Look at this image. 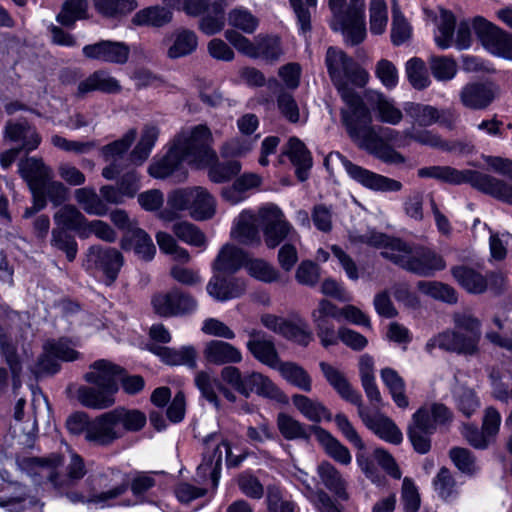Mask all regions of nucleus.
I'll return each instance as SVG.
<instances>
[{
  "mask_svg": "<svg viewBox=\"0 0 512 512\" xmlns=\"http://www.w3.org/2000/svg\"><path fill=\"white\" fill-rule=\"evenodd\" d=\"M328 75L346 104L341 120L349 137L363 147H369L377 138L371 126V112L354 87H364L368 72L343 50L330 46L325 55Z\"/></svg>",
  "mask_w": 512,
  "mask_h": 512,
  "instance_id": "obj_1",
  "label": "nucleus"
},
{
  "mask_svg": "<svg viewBox=\"0 0 512 512\" xmlns=\"http://www.w3.org/2000/svg\"><path fill=\"white\" fill-rule=\"evenodd\" d=\"M20 465L27 470L35 482L49 485L59 494L66 493L73 503L104 502L118 498L128 489V483H125L106 492L94 494L91 497L75 492L69 493L68 491L85 476L86 468L83 458L68 445H65V451L60 453H51L46 457L23 458Z\"/></svg>",
  "mask_w": 512,
  "mask_h": 512,
  "instance_id": "obj_2",
  "label": "nucleus"
},
{
  "mask_svg": "<svg viewBox=\"0 0 512 512\" xmlns=\"http://www.w3.org/2000/svg\"><path fill=\"white\" fill-rule=\"evenodd\" d=\"M349 240L352 244H366L381 249V256L400 268L418 276H432L446 266L443 258L434 251L413 246L384 233L368 230L364 233L351 232Z\"/></svg>",
  "mask_w": 512,
  "mask_h": 512,
  "instance_id": "obj_3",
  "label": "nucleus"
},
{
  "mask_svg": "<svg viewBox=\"0 0 512 512\" xmlns=\"http://www.w3.org/2000/svg\"><path fill=\"white\" fill-rule=\"evenodd\" d=\"M454 328L446 329L430 338L425 350L432 353L435 348L466 357L477 356L482 337L481 322L469 311L452 315Z\"/></svg>",
  "mask_w": 512,
  "mask_h": 512,
  "instance_id": "obj_4",
  "label": "nucleus"
},
{
  "mask_svg": "<svg viewBox=\"0 0 512 512\" xmlns=\"http://www.w3.org/2000/svg\"><path fill=\"white\" fill-rule=\"evenodd\" d=\"M146 422V415L140 410L117 407L92 420L88 438L96 445L108 446L127 432L140 431Z\"/></svg>",
  "mask_w": 512,
  "mask_h": 512,
  "instance_id": "obj_5",
  "label": "nucleus"
},
{
  "mask_svg": "<svg viewBox=\"0 0 512 512\" xmlns=\"http://www.w3.org/2000/svg\"><path fill=\"white\" fill-rule=\"evenodd\" d=\"M329 26L340 32L345 43L354 46L366 37L365 0H328Z\"/></svg>",
  "mask_w": 512,
  "mask_h": 512,
  "instance_id": "obj_6",
  "label": "nucleus"
},
{
  "mask_svg": "<svg viewBox=\"0 0 512 512\" xmlns=\"http://www.w3.org/2000/svg\"><path fill=\"white\" fill-rule=\"evenodd\" d=\"M172 143L187 163L197 167L209 165L217 159V153L212 149L213 136L206 125L180 131Z\"/></svg>",
  "mask_w": 512,
  "mask_h": 512,
  "instance_id": "obj_7",
  "label": "nucleus"
},
{
  "mask_svg": "<svg viewBox=\"0 0 512 512\" xmlns=\"http://www.w3.org/2000/svg\"><path fill=\"white\" fill-rule=\"evenodd\" d=\"M324 166L330 174L342 167L351 179L373 191L398 192L403 187L400 181L356 165L339 152H330L324 159Z\"/></svg>",
  "mask_w": 512,
  "mask_h": 512,
  "instance_id": "obj_8",
  "label": "nucleus"
},
{
  "mask_svg": "<svg viewBox=\"0 0 512 512\" xmlns=\"http://www.w3.org/2000/svg\"><path fill=\"white\" fill-rule=\"evenodd\" d=\"M170 204L189 212L196 221L211 219L216 213V199L204 187L194 186L176 189L169 194Z\"/></svg>",
  "mask_w": 512,
  "mask_h": 512,
  "instance_id": "obj_9",
  "label": "nucleus"
},
{
  "mask_svg": "<svg viewBox=\"0 0 512 512\" xmlns=\"http://www.w3.org/2000/svg\"><path fill=\"white\" fill-rule=\"evenodd\" d=\"M203 461L198 466V474L202 478L210 477L213 487H217L222 465L223 449L226 453L228 466L236 467L244 459V456H233L228 442L220 440L217 434H209L203 440Z\"/></svg>",
  "mask_w": 512,
  "mask_h": 512,
  "instance_id": "obj_10",
  "label": "nucleus"
},
{
  "mask_svg": "<svg viewBox=\"0 0 512 512\" xmlns=\"http://www.w3.org/2000/svg\"><path fill=\"white\" fill-rule=\"evenodd\" d=\"M259 226L265 245L274 249L296 231L286 219L283 211L275 204H267L258 210Z\"/></svg>",
  "mask_w": 512,
  "mask_h": 512,
  "instance_id": "obj_11",
  "label": "nucleus"
},
{
  "mask_svg": "<svg viewBox=\"0 0 512 512\" xmlns=\"http://www.w3.org/2000/svg\"><path fill=\"white\" fill-rule=\"evenodd\" d=\"M151 305L157 315L167 318L191 314L197 309L198 303L191 294L172 288L154 294Z\"/></svg>",
  "mask_w": 512,
  "mask_h": 512,
  "instance_id": "obj_12",
  "label": "nucleus"
},
{
  "mask_svg": "<svg viewBox=\"0 0 512 512\" xmlns=\"http://www.w3.org/2000/svg\"><path fill=\"white\" fill-rule=\"evenodd\" d=\"M404 111L413 124L419 127H429L437 123L448 130H453L458 119V115L452 108L438 109L422 103L406 102Z\"/></svg>",
  "mask_w": 512,
  "mask_h": 512,
  "instance_id": "obj_13",
  "label": "nucleus"
},
{
  "mask_svg": "<svg viewBox=\"0 0 512 512\" xmlns=\"http://www.w3.org/2000/svg\"><path fill=\"white\" fill-rule=\"evenodd\" d=\"M475 34L492 54L512 60V35L504 32L482 17L473 21Z\"/></svg>",
  "mask_w": 512,
  "mask_h": 512,
  "instance_id": "obj_14",
  "label": "nucleus"
},
{
  "mask_svg": "<svg viewBox=\"0 0 512 512\" xmlns=\"http://www.w3.org/2000/svg\"><path fill=\"white\" fill-rule=\"evenodd\" d=\"M358 415L364 425L382 440L398 445L403 440V434L392 419L377 411H372L363 405L357 407Z\"/></svg>",
  "mask_w": 512,
  "mask_h": 512,
  "instance_id": "obj_15",
  "label": "nucleus"
},
{
  "mask_svg": "<svg viewBox=\"0 0 512 512\" xmlns=\"http://www.w3.org/2000/svg\"><path fill=\"white\" fill-rule=\"evenodd\" d=\"M86 59L104 63L124 65L130 56L129 46L120 41L100 40L82 48Z\"/></svg>",
  "mask_w": 512,
  "mask_h": 512,
  "instance_id": "obj_16",
  "label": "nucleus"
},
{
  "mask_svg": "<svg viewBox=\"0 0 512 512\" xmlns=\"http://www.w3.org/2000/svg\"><path fill=\"white\" fill-rule=\"evenodd\" d=\"M123 262L122 254L115 248L95 245L91 246L86 254L87 267L102 271L108 285L116 280Z\"/></svg>",
  "mask_w": 512,
  "mask_h": 512,
  "instance_id": "obj_17",
  "label": "nucleus"
},
{
  "mask_svg": "<svg viewBox=\"0 0 512 512\" xmlns=\"http://www.w3.org/2000/svg\"><path fill=\"white\" fill-rule=\"evenodd\" d=\"M339 309L332 302L322 299L316 309L311 313V318L321 344L327 348L338 343V332L332 319H338Z\"/></svg>",
  "mask_w": 512,
  "mask_h": 512,
  "instance_id": "obj_18",
  "label": "nucleus"
},
{
  "mask_svg": "<svg viewBox=\"0 0 512 512\" xmlns=\"http://www.w3.org/2000/svg\"><path fill=\"white\" fill-rule=\"evenodd\" d=\"M243 332L249 337L246 343L251 355L271 368L277 367L280 359L273 340L262 330L245 328Z\"/></svg>",
  "mask_w": 512,
  "mask_h": 512,
  "instance_id": "obj_19",
  "label": "nucleus"
},
{
  "mask_svg": "<svg viewBox=\"0 0 512 512\" xmlns=\"http://www.w3.org/2000/svg\"><path fill=\"white\" fill-rule=\"evenodd\" d=\"M124 370L105 359L95 361L90 365L89 371L84 375L86 382L97 387H105L118 391V379Z\"/></svg>",
  "mask_w": 512,
  "mask_h": 512,
  "instance_id": "obj_20",
  "label": "nucleus"
},
{
  "mask_svg": "<svg viewBox=\"0 0 512 512\" xmlns=\"http://www.w3.org/2000/svg\"><path fill=\"white\" fill-rule=\"evenodd\" d=\"M497 89L490 83H468L460 91L461 104L471 110H484L496 98Z\"/></svg>",
  "mask_w": 512,
  "mask_h": 512,
  "instance_id": "obj_21",
  "label": "nucleus"
},
{
  "mask_svg": "<svg viewBox=\"0 0 512 512\" xmlns=\"http://www.w3.org/2000/svg\"><path fill=\"white\" fill-rule=\"evenodd\" d=\"M137 132L135 129H130L126 132L122 138L105 145L102 148V154L106 161L110 162L102 170V176L108 180L114 179L121 173L120 165L118 161L122 158V155L130 148L136 138Z\"/></svg>",
  "mask_w": 512,
  "mask_h": 512,
  "instance_id": "obj_22",
  "label": "nucleus"
},
{
  "mask_svg": "<svg viewBox=\"0 0 512 512\" xmlns=\"http://www.w3.org/2000/svg\"><path fill=\"white\" fill-rule=\"evenodd\" d=\"M258 213L249 210L242 211L234 220L231 237L243 245L259 246L261 236Z\"/></svg>",
  "mask_w": 512,
  "mask_h": 512,
  "instance_id": "obj_23",
  "label": "nucleus"
},
{
  "mask_svg": "<svg viewBox=\"0 0 512 512\" xmlns=\"http://www.w3.org/2000/svg\"><path fill=\"white\" fill-rule=\"evenodd\" d=\"M470 184L502 202L512 205V184L494 176L472 170Z\"/></svg>",
  "mask_w": 512,
  "mask_h": 512,
  "instance_id": "obj_24",
  "label": "nucleus"
},
{
  "mask_svg": "<svg viewBox=\"0 0 512 512\" xmlns=\"http://www.w3.org/2000/svg\"><path fill=\"white\" fill-rule=\"evenodd\" d=\"M203 356L212 365H229L240 363L242 352L236 346L222 340H210L203 349Z\"/></svg>",
  "mask_w": 512,
  "mask_h": 512,
  "instance_id": "obj_25",
  "label": "nucleus"
},
{
  "mask_svg": "<svg viewBox=\"0 0 512 512\" xmlns=\"http://www.w3.org/2000/svg\"><path fill=\"white\" fill-rule=\"evenodd\" d=\"M99 91L106 94H117L122 91L120 82L106 70H96L87 78L80 81L76 95L84 97L86 94Z\"/></svg>",
  "mask_w": 512,
  "mask_h": 512,
  "instance_id": "obj_26",
  "label": "nucleus"
},
{
  "mask_svg": "<svg viewBox=\"0 0 512 512\" xmlns=\"http://www.w3.org/2000/svg\"><path fill=\"white\" fill-rule=\"evenodd\" d=\"M5 138L20 143V150L31 152L41 143V137L34 127L25 120L8 121L5 125Z\"/></svg>",
  "mask_w": 512,
  "mask_h": 512,
  "instance_id": "obj_27",
  "label": "nucleus"
},
{
  "mask_svg": "<svg viewBox=\"0 0 512 512\" xmlns=\"http://www.w3.org/2000/svg\"><path fill=\"white\" fill-rule=\"evenodd\" d=\"M319 367L326 381L344 400L357 407L362 403L361 394L353 389L343 372L327 362H320Z\"/></svg>",
  "mask_w": 512,
  "mask_h": 512,
  "instance_id": "obj_28",
  "label": "nucleus"
},
{
  "mask_svg": "<svg viewBox=\"0 0 512 512\" xmlns=\"http://www.w3.org/2000/svg\"><path fill=\"white\" fill-rule=\"evenodd\" d=\"M21 177L27 182L30 191H38L45 180L53 178L52 169L42 159L27 157L18 163Z\"/></svg>",
  "mask_w": 512,
  "mask_h": 512,
  "instance_id": "obj_29",
  "label": "nucleus"
},
{
  "mask_svg": "<svg viewBox=\"0 0 512 512\" xmlns=\"http://www.w3.org/2000/svg\"><path fill=\"white\" fill-rule=\"evenodd\" d=\"M246 286L239 278H226L213 276L206 287L208 294L217 301H226L237 298L245 292Z\"/></svg>",
  "mask_w": 512,
  "mask_h": 512,
  "instance_id": "obj_30",
  "label": "nucleus"
},
{
  "mask_svg": "<svg viewBox=\"0 0 512 512\" xmlns=\"http://www.w3.org/2000/svg\"><path fill=\"white\" fill-rule=\"evenodd\" d=\"M116 391L105 387L81 386L77 391L78 401L85 407L104 410L115 404Z\"/></svg>",
  "mask_w": 512,
  "mask_h": 512,
  "instance_id": "obj_31",
  "label": "nucleus"
},
{
  "mask_svg": "<svg viewBox=\"0 0 512 512\" xmlns=\"http://www.w3.org/2000/svg\"><path fill=\"white\" fill-rule=\"evenodd\" d=\"M370 104L376 118L386 124L398 125L403 120V112L395 101L382 93L372 92L369 97Z\"/></svg>",
  "mask_w": 512,
  "mask_h": 512,
  "instance_id": "obj_32",
  "label": "nucleus"
},
{
  "mask_svg": "<svg viewBox=\"0 0 512 512\" xmlns=\"http://www.w3.org/2000/svg\"><path fill=\"white\" fill-rule=\"evenodd\" d=\"M284 153L289 157L296 167V176L300 181L309 177V170L312 167V157L305 144L296 137L289 139Z\"/></svg>",
  "mask_w": 512,
  "mask_h": 512,
  "instance_id": "obj_33",
  "label": "nucleus"
},
{
  "mask_svg": "<svg viewBox=\"0 0 512 512\" xmlns=\"http://www.w3.org/2000/svg\"><path fill=\"white\" fill-rule=\"evenodd\" d=\"M423 411H416L408 427V437L414 449L421 454L427 453L431 448L429 436L434 433L432 426L422 419Z\"/></svg>",
  "mask_w": 512,
  "mask_h": 512,
  "instance_id": "obj_34",
  "label": "nucleus"
},
{
  "mask_svg": "<svg viewBox=\"0 0 512 512\" xmlns=\"http://www.w3.org/2000/svg\"><path fill=\"white\" fill-rule=\"evenodd\" d=\"M194 383L201 397L209 402L219 414H225V408L217 394L222 383L210 372L204 370L196 373Z\"/></svg>",
  "mask_w": 512,
  "mask_h": 512,
  "instance_id": "obj_35",
  "label": "nucleus"
},
{
  "mask_svg": "<svg viewBox=\"0 0 512 512\" xmlns=\"http://www.w3.org/2000/svg\"><path fill=\"white\" fill-rule=\"evenodd\" d=\"M170 8L167 5L143 8L134 14L132 23L136 26L163 27L172 21L173 13Z\"/></svg>",
  "mask_w": 512,
  "mask_h": 512,
  "instance_id": "obj_36",
  "label": "nucleus"
},
{
  "mask_svg": "<svg viewBox=\"0 0 512 512\" xmlns=\"http://www.w3.org/2000/svg\"><path fill=\"white\" fill-rule=\"evenodd\" d=\"M0 353L10 368L14 389L20 386L22 366L17 354V346L12 340L8 330L0 325Z\"/></svg>",
  "mask_w": 512,
  "mask_h": 512,
  "instance_id": "obj_37",
  "label": "nucleus"
},
{
  "mask_svg": "<svg viewBox=\"0 0 512 512\" xmlns=\"http://www.w3.org/2000/svg\"><path fill=\"white\" fill-rule=\"evenodd\" d=\"M420 178H434L450 184L470 183L472 170H457L450 166H430L420 168L417 172Z\"/></svg>",
  "mask_w": 512,
  "mask_h": 512,
  "instance_id": "obj_38",
  "label": "nucleus"
},
{
  "mask_svg": "<svg viewBox=\"0 0 512 512\" xmlns=\"http://www.w3.org/2000/svg\"><path fill=\"white\" fill-rule=\"evenodd\" d=\"M183 162H186V160L182 157L173 143H171L167 154L163 158L153 161L149 165L148 173L153 178L164 179L179 170Z\"/></svg>",
  "mask_w": 512,
  "mask_h": 512,
  "instance_id": "obj_39",
  "label": "nucleus"
},
{
  "mask_svg": "<svg viewBox=\"0 0 512 512\" xmlns=\"http://www.w3.org/2000/svg\"><path fill=\"white\" fill-rule=\"evenodd\" d=\"M246 262L245 252L232 244H225L213 263V269L220 272H236Z\"/></svg>",
  "mask_w": 512,
  "mask_h": 512,
  "instance_id": "obj_40",
  "label": "nucleus"
},
{
  "mask_svg": "<svg viewBox=\"0 0 512 512\" xmlns=\"http://www.w3.org/2000/svg\"><path fill=\"white\" fill-rule=\"evenodd\" d=\"M318 475L324 486L333 492L339 499L348 500L349 494L346 491V481L340 472L329 462H322L317 467Z\"/></svg>",
  "mask_w": 512,
  "mask_h": 512,
  "instance_id": "obj_41",
  "label": "nucleus"
},
{
  "mask_svg": "<svg viewBox=\"0 0 512 512\" xmlns=\"http://www.w3.org/2000/svg\"><path fill=\"white\" fill-rule=\"evenodd\" d=\"M156 354L168 365H184L190 369L197 367V351L193 346H183L180 349L159 347Z\"/></svg>",
  "mask_w": 512,
  "mask_h": 512,
  "instance_id": "obj_42",
  "label": "nucleus"
},
{
  "mask_svg": "<svg viewBox=\"0 0 512 512\" xmlns=\"http://www.w3.org/2000/svg\"><path fill=\"white\" fill-rule=\"evenodd\" d=\"M54 221L61 228L73 230L82 238L88 219L74 205H64L54 214Z\"/></svg>",
  "mask_w": 512,
  "mask_h": 512,
  "instance_id": "obj_43",
  "label": "nucleus"
},
{
  "mask_svg": "<svg viewBox=\"0 0 512 512\" xmlns=\"http://www.w3.org/2000/svg\"><path fill=\"white\" fill-rule=\"evenodd\" d=\"M74 197L78 205L88 215L104 216L108 213V206L102 200L101 194L98 195L96 190L92 187L76 189Z\"/></svg>",
  "mask_w": 512,
  "mask_h": 512,
  "instance_id": "obj_44",
  "label": "nucleus"
},
{
  "mask_svg": "<svg viewBox=\"0 0 512 512\" xmlns=\"http://www.w3.org/2000/svg\"><path fill=\"white\" fill-rule=\"evenodd\" d=\"M452 275L469 293L480 294L487 289V279L481 273L467 266L452 269Z\"/></svg>",
  "mask_w": 512,
  "mask_h": 512,
  "instance_id": "obj_45",
  "label": "nucleus"
},
{
  "mask_svg": "<svg viewBox=\"0 0 512 512\" xmlns=\"http://www.w3.org/2000/svg\"><path fill=\"white\" fill-rule=\"evenodd\" d=\"M381 379L388 388L395 404L402 409L409 406L408 397L405 394V381L399 373L392 368H384L380 372Z\"/></svg>",
  "mask_w": 512,
  "mask_h": 512,
  "instance_id": "obj_46",
  "label": "nucleus"
},
{
  "mask_svg": "<svg viewBox=\"0 0 512 512\" xmlns=\"http://www.w3.org/2000/svg\"><path fill=\"white\" fill-rule=\"evenodd\" d=\"M274 369L278 370L280 375L293 386L305 392L311 391L312 379L308 372L298 364L279 361Z\"/></svg>",
  "mask_w": 512,
  "mask_h": 512,
  "instance_id": "obj_47",
  "label": "nucleus"
},
{
  "mask_svg": "<svg viewBox=\"0 0 512 512\" xmlns=\"http://www.w3.org/2000/svg\"><path fill=\"white\" fill-rule=\"evenodd\" d=\"M172 232L182 242L205 250L208 244L205 233L196 225L188 221L176 222L172 226Z\"/></svg>",
  "mask_w": 512,
  "mask_h": 512,
  "instance_id": "obj_48",
  "label": "nucleus"
},
{
  "mask_svg": "<svg viewBox=\"0 0 512 512\" xmlns=\"http://www.w3.org/2000/svg\"><path fill=\"white\" fill-rule=\"evenodd\" d=\"M245 389L247 392H242V395L249 397L251 393H256L260 396L268 398H277L279 389L276 385L266 376L259 372H252L245 375Z\"/></svg>",
  "mask_w": 512,
  "mask_h": 512,
  "instance_id": "obj_49",
  "label": "nucleus"
},
{
  "mask_svg": "<svg viewBox=\"0 0 512 512\" xmlns=\"http://www.w3.org/2000/svg\"><path fill=\"white\" fill-rule=\"evenodd\" d=\"M371 126L375 130L377 138L369 147H363L358 142H355L362 149L372 151L376 148L380 140L386 141L398 148L407 147L411 143V128L399 131L388 127H379L377 129L372 124Z\"/></svg>",
  "mask_w": 512,
  "mask_h": 512,
  "instance_id": "obj_50",
  "label": "nucleus"
},
{
  "mask_svg": "<svg viewBox=\"0 0 512 512\" xmlns=\"http://www.w3.org/2000/svg\"><path fill=\"white\" fill-rule=\"evenodd\" d=\"M159 133V128L155 125H146L143 128L140 140L130 155L133 163L140 165L149 157Z\"/></svg>",
  "mask_w": 512,
  "mask_h": 512,
  "instance_id": "obj_51",
  "label": "nucleus"
},
{
  "mask_svg": "<svg viewBox=\"0 0 512 512\" xmlns=\"http://www.w3.org/2000/svg\"><path fill=\"white\" fill-rule=\"evenodd\" d=\"M391 12V41L393 45L400 46L410 39L412 28L404 17L398 0H391Z\"/></svg>",
  "mask_w": 512,
  "mask_h": 512,
  "instance_id": "obj_52",
  "label": "nucleus"
},
{
  "mask_svg": "<svg viewBox=\"0 0 512 512\" xmlns=\"http://www.w3.org/2000/svg\"><path fill=\"white\" fill-rule=\"evenodd\" d=\"M197 45L198 39L193 31L187 29L177 30L174 34L173 44L168 49V57L176 59L189 55L196 50Z\"/></svg>",
  "mask_w": 512,
  "mask_h": 512,
  "instance_id": "obj_53",
  "label": "nucleus"
},
{
  "mask_svg": "<svg viewBox=\"0 0 512 512\" xmlns=\"http://www.w3.org/2000/svg\"><path fill=\"white\" fill-rule=\"evenodd\" d=\"M226 0H214L210 13L201 19L199 28L207 35H214L220 32L225 26Z\"/></svg>",
  "mask_w": 512,
  "mask_h": 512,
  "instance_id": "obj_54",
  "label": "nucleus"
},
{
  "mask_svg": "<svg viewBox=\"0 0 512 512\" xmlns=\"http://www.w3.org/2000/svg\"><path fill=\"white\" fill-rule=\"evenodd\" d=\"M294 406L310 421L320 422L323 419L330 420L331 415L328 409L320 402L312 400L304 395L292 397Z\"/></svg>",
  "mask_w": 512,
  "mask_h": 512,
  "instance_id": "obj_55",
  "label": "nucleus"
},
{
  "mask_svg": "<svg viewBox=\"0 0 512 512\" xmlns=\"http://www.w3.org/2000/svg\"><path fill=\"white\" fill-rule=\"evenodd\" d=\"M96 11L107 18H119L135 10L136 0H93Z\"/></svg>",
  "mask_w": 512,
  "mask_h": 512,
  "instance_id": "obj_56",
  "label": "nucleus"
},
{
  "mask_svg": "<svg viewBox=\"0 0 512 512\" xmlns=\"http://www.w3.org/2000/svg\"><path fill=\"white\" fill-rule=\"evenodd\" d=\"M87 0H66L56 20L63 26L73 27L77 20L87 18Z\"/></svg>",
  "mask_w": 512,
  "mask_h": 512,
  "instance_id": "obj_57",
  "label": "nucleus"
},
{
  "mask_svg": "<svg viewBox=\"0 0 512 512\" xmlns=\"http://www.w3.org/2000/svg\"><path fill=\"white\" fill-rule=\"evenodd\" d=\"M456 19L452 12L440 9V15L437 20V32L435 42L441 49H447L452 45L455 31Z\"/></svg>",
  "mask_w": 512,
  "mask_h": 512,
  "instance_id": "obj_58",
  "label": "nucleus"
},
{
  "mask_svg": "<svg viewBox=\"0 0 512 512\" xmlns=\"http://www.w3.org/2000/svg\"><path fill=\"white\" fill-rule=\"evenodd\" d=\"M418 290L433 299L455 304L457 302V293L455 289L448 284L438 281H419L417 283Z\"/></svg>",
  "mask_w": 512,
  "mask_h": 512,
  "instance_id": "obj_59",
  "label": "nucleus"
},
{
  "mask_svg": "<svg viewBox=\"0 0 512 512\" xmlns=\"http://www.w3.org/2000/svg\"><path fill=\"white\" fill-rule=\"evenodd\" d=\"M434 491L442 500L450 502L458 497L456 481L446 467H442L433 479Z\"/></svg>",
  "mask_w": 512,
  "mask_h": 512,
  "instance_id": "obj_60",
  "label": "nucleus"
},
{
  "mask_svg": "<svg viewBox=\"0 0 512 512\" xmlns=\"http://www.w3.org/2000/svg\"><path fill=\"white\" fill-rule=\"evenodd\" d=\"M204 165H201L203 167ZM209 167L208 177L214 183H224L230 181L241 171V163L237 160H229L227 162H215L207 165Z\"/></svg>",
  "mask_w": 512,
  "mask_h": 512,
  "instance_id": "obj_61",
  "label": "nucleus"
},
{
  "mask_svg": "<svg viewBox=\"0 0 512 512\" xmlns=\"http://www.w3.org/2000/svg\"><path fill=\"white\" fill-rule=\"evenodd\" d=\"M422 419L432 426L435 431L437 425H446L453 419L452 411L442 403L433 402L425 404L417 411H423Z\"/></svg>",
  "mask_w": 512,
  "mask_h": 512,
  "instance_id": "obj_62",
  "label": "nucleus"
},
{
  "mask_svg": "<svg viewBox=\"0 0 512 512\" xmlns=\"http://www.w3.org/2000/svg\"><path fill=\"white\" fill-rule=\"evenodd\" d=\"M318 436L326 453L331 458L343 465H348L351 462L352 457L348 448L341 444L331 434L322 429H319Z\"/></svg>",
  "mask_w": 512,
  "mask_h": 512,
  "instance_id": "obj_63",
  "label": "nucleus"
},
{
  "mask_svg": "<svg viewBox=\"0 0 512 512\" xmlns=\"http://www.w3.org/2000/svg\"><path fill=\"white\" fill-rule=\"evenodd\" d=\"M133 245L135 254L144 261H151L156 253V247L147 232L143 229H134L128 236Z\"/></svg>",
  "mask_w": 512,
  "mask_h": 512,
  "instance_id": "obj_64",
  "label": "nucleus"
}]
</instances>
